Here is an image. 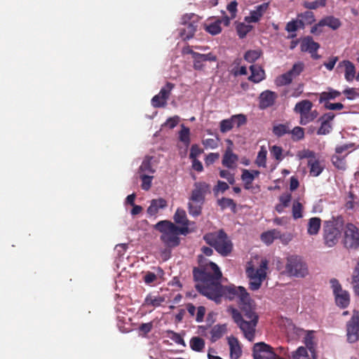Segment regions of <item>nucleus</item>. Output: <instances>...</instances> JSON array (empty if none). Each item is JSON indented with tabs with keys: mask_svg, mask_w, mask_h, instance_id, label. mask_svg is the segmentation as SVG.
Segmentation results:
<instances>
[{
	"mask_svg": "<svg viewBox=\"0 0 359 359\" xmlns=\"http://www.w3.org/2000/svg\"><path fill=\"white\" fill-rule=\"evenodd\" d=\"M193 273L196 281V289L203 296L216 303H220L222 297L230 301H237L241 312L236 309H232V318L245 337L252 341L259 316L255 311L253 301L246 289L243 286H236L233 284L222 285V271H193Z\"/></svg>",
	"mask_w": 359,
	"mask_h": 359,
	"instance_id": "1",
	"label": "nucleus"
},
{
	"mask_svg": "<svg viewBox=\"0 0 359 359\" xmlns=\"http://www.w3.org/2000/svg\"><path fill=\"white\" fill-rule=\"evenodd\" d=\"M203 239L206 243L213 247L222 256H227L232 251V242L223 229L206 233L203 236Z\"/></svg>",
	"mask_w": 359,
	"mask_h": 359,
	"instance_id": "2",
	"label": "nucleus"
},
{
	"mask_svg": "<svg viewBox=\"0 0 359 359\" xmlns=\"http://www.w3.org/2000/svg\"><path fill=\"white\" fill-rule=\"evenodd\" d=\"M344 219L341 216L332 217L331 220L326 221L323 228V239L326 246L331 248L339 241L341 231L344 229Z\"/></svg>",
	"mask_w": 359,
	"mask_h": 359,
	"instance_id": "3",
	"label": "nucleus"
},
{
	"mask_svg": "<svg viewBox=\"0 0 359 359\" xmlns=\"http://www.w3.org/2000/svg\"><path fill=\"white\" fill-rule=\"evenodd\" d=\"M155 229L161 233V241L166 247L172 248L180 245V239L172 222L168 220L160 221L155 225Z\"/></svg>",
	"mask_w": 359,
	"mask_h": 359,
	"instance_id": "4",
	"label": "nucleus"
},
{
	"mask_svg": "<svg viewBox=\"0 0 359 359\" xmlns=\"http://www.w3.org/2000/svg\"><path fill=\"white\" fill-rule=\"evenodd\" d=\"M344 244L347 249H358L359 248V229L352 223L344 226Z\"/></svg>",
	"mask_w": 359,
	"mask_h": 359,
	"instance_id": "5",
	"label": "nucleus"
},
{
	"mask_svg": "<svg viewBox=\"0 0 359 359\" xmlns=\"http://www.w3.org/2000/svg\"><path fill=\"white\" fill-rule=\"evenodd\" d=\"M210 193V185L209 184L205 182H196L189 200L196 203L203 204L206 194Z\"/></svg>",
	"mask_w": 359,
	"mask_h": 359,
	"instance_id": "6",
	"label": "nucleus"
},
{
	"mask_svg": "<svg viewBox=\"0 0 359 359\" xmlns=\"http://www.w3.org/2000/svg\"><path fill=\"white\" fill-rule=\"evenodd\" d=\"M346 337L349 343L356 342L359 339V312L354 311L351 318L346 324Z\"/></svg>",
	"mask_w": 359,
	"mask_h": 359,
	"instance_id": "7",
	"label": "nucleus"
},
{
	"mask_svg": "<svg viewBox=\"0 0 359 359\" xmlns=\"http://www.w3.org/2000/svg\"><path fill=\"white\" fill-rule=\"evenodd\" d=\"M189 53L193 58L194 69L197 71H203L206 62H216L217 60V56L212 53L202 54L191 50L189 51Z\"/></svg>",
	"mask_w": 359,
	"mask_h": 359,
	"instance_id": "8",
	"label": "nucleus"
},
{
	"mask_svg": "<svg viewBox=\"0 0 359 359\" xmlns=\"http://www.w3.org/2000/svg\"><path fill=\"white\" fill-rule=\"evenodd\" d=\"M249 278V288L251 290H257L262 283L266 277V271H246Z\"/></svg>",
	"mask_w": 359,
	"mask_h": 359,
	"instance_id": "9",
	"label": "nucleus"
},
{
	"mask_svg": "<svg viewBox=\"0 0 359 359\" xmlns=\"http://www.w3.org/2000/svg\"><path fill=\"white\" fill-rule=\"evenodd\" d=\"M337 70L338 72L343 70L344 72V78L348 82L353 81L356 77L355 65L349 60H344L341 61L337 65Z\"/></svg>",
	"mask_w": 359,
	"mask_h": 359,
	"instance_id": "10",
	"label": "nucleus"
},
{
	"mask_svg": "<svg viewBox=\"0 0 359 359\" xmlns=\"http://www.w3.org/2000/svg\"><path fill=\"white\" fill-rule=\"evenodd\" d=\"M278 98V94L273 91L266 90L263 91L259 97V108L264 109L273 106Z\"/></svg>",
	"mask_w": 359,
	"mask_h": 359,
	"instance_id": "11",
	"label": "nucleus"
},
{
	"mask_svg": "<svg viewBox=\"0 0 359 359\" xmlns=\"http://www.w3.org/2000/svg\"><path fill=\"white\" fill-rule=\"evenodd\" d=\"M227 339L230 349V358L231 359H238L241 355L242 351L238 339L231 336Z\"/></svg>",
	"mask_w": 359,
	"mask_h": 359,
	"instance_id": "12",
	"label": "nucleus"
},
{
	"mask_svg": "<svg viewBox=\"0 0 359 359\" xmlns=\"http://www.w3.org/2000/svg\"><path fill=\"white\" fill-rule=\"evenodd\" d=\"M320 44L315 42L311 36H306L301 41L300 49L302 52L311 53L318 51Z\"/></svg>",
	"mask_w": 359,
	"mask_h": 359,
	"instance_id": "13",
	"label": "nucleus"
},
{
	"mask_svg": "<svg viewBox=\"0 0 359 359\" xmlns=\"http://www.w3.org/2000/svg\"><path fill=\"white\" fill-rule=\"evenodd\" d=\"M246 269H268V261L262 256L255 255L248 263Z\"/></svg>",
	"mask_w": 359,
	"mask_h": 359,
	"instance_id": "14",
	"label": "nucleus"
},
{
	"mask_svg": "<svg viewBox=\"0 0 359 359\" xmlns=\"http://www.w3.org/2000/svg\"><path fill=\"white\" fill-rule=\"evenodd\" d=\"M167 205V201L163 198L153 199L147 208V213L151 216L155 215L158 213L159 209L165 208Z\"/></svg>",
	"mask_w": 359,
	"mask_h": 359,
	"instance_id": "15",
	"label": "nucleus"
},
{
	"mask_svg": "<svg viewBox=\"0 0 359 359\" xmlns=\"http://www.w3.org/2000/svg\"><path fill=\"white\" fill-rule=\"evenodd\" d=\"M238 160V156L229 149L225 151L223 156L222 165L227 168H234Z\"/></svg>",
	"mask_w": 359,
	"mask_h": 359,
	"instance_id": "16",
	"label": "nucleus"
},
{
	"mask_svg": "<svg viewBox=\"0 0 359 359\" xmlns=\"http://www.w3.org/2000/svg\"><path fill=\"white\" fill-rule=\"evenodd\" d=\"M285 269H304L305 264L302 257L298 255H291L287 259Z\"/></svg>",
	"mask_w": 359,
	"mask_h": 359,
	"instance_id": "17",
	"label": "nucleus"
},
{
	"mask_svg": "<svg viewBox=\"0 0 359 359\" xmlns=\"http://www.w3.org/2000/svg\"><path fill=\"white\" fill-rule=\"evenodd\" d=\"M251 75L248 77V80L253 83H259L264 79L265 73L264 69L256 65L250 67Z\"/></svg>",
	"mask_w": 359,
	"mask_h": 359,
	"instance_id": "18",
	"label": "nucleus"
},
{
	"mask_svg": "<svg viewBox=\"0 0 359 359\" xmlns=\"http://www.w3.org/2000/svg\"><path fill=\"white\" fill-rule=\"evenodd\" d=\"M304 343L311 353L313 359H317V354L316 352V343L314 342V331H307L304 337Z\"/></svg>",
	"mask_w": 359,
	"mask_h": 359,
	"instance_id": "19",
	"label": "nucleus"
},
{
	"mask_svg": "<svg viewBox=\"0 0 359 359\" xmlns=\"http://www.w3.org/2000/svg\"><path fill=\"white\" fill-rule=\"evenodd\" d=\"M226 332V325H216L213 326L210 330V340L215 342L221 339Z\"/></svg>",
	"mask_w": 359,
	"mask_h": 359,
	"instance_id": "20",
	"label": "nucleus"
},
{
	"mask_svg": "<svg viewBox=\"0 0 359 359\" xmlns=\"http://www.w3.org/2000/svg\"><path fill=\"white\" fill-rule=\"evenodd\" d=\"M297 17L299 20V25L301 28H304L305 25H309L316 21L313 13L309 11L298 14Z\"/></svg>",
	"mask_w": 359,
	"mask_h": 359,
	"instance_id": "21",
	"label": "nucleus"
},
{
	"mask_svg": "<svg viewBox=\"0 0 359 359\" xmlns=\"http://www.w3.org/2000/svg\"><path fill=\"white\" fill-rule=\"evenodd\" d=\"M320 25L327 26L333 30L340 27L341 23L340 20L334 16H327L319 21Z\"/></svg>",
	"mask_w": 359,
	"mask_h": 359,
	"instance_id": "22",
	"label": "nucleus"
},
{
	"mask_svg": "<svg viewBox=\"0 0 359 359\" xmlns=\"http://www.w3.org/2000/svg\"><path fill=\"white\" fill-rule=\"evenodd\" d=\"M308 166L310 168V175L313 177H318L324 170V167L320 164L319 160L316 158L308 160Z\"/></svg>",
	"mask_w": 359,
	"mask_h": 359,
	"instance_id": "23",
	"label": "nucleus"
},
{
	"mask_svg": "<svg viewBox=\"0 0 359 359\" xmlns=\"http://www.w3.org/2000/svg\"><path fill=\"white\" fill-rule=\"evenodd\" d=\"M196 31V26L189 22L184 25V27L180 29V35L184 40L191 39Z\"/></svg>",
	"mask_w": 359,
	"mask_h": 359,
	"instance_id": "24",
	"label": "nucleus"
},
{
	"mask_svg": "<svg viewBox=\"0 0 359 359\" xmlns=\"http://www.w3.org/2000/svg\"><path fill=\"white\" fill-rule=\"evenodd\" d=\"M336 304L341 308H346L350 303L349 294L346 290H342L334 294Z\"/></svg>",
	"mask_w": 359,
	"mask_h": 359,
	"instance_id": "25",
	"label": "nucleus"
},
{
	"mask_svg": "<svg viewBox=\"0 0 359 359\" xmlns=\"http://www.w3.org/2000/svg\"><path fill=\"white\" fill-rule=\"evenodd\" d=\"M321 226V219L319 217H311L309 220L307 232L309 235L313 236L318 233Z\"/></svg>",
	"mask_w": 359,
	"mask_h": 359,
	"instance_id": "26",
	"label": "nucleus"
},
{
	"mask_svg": "<svg viewBox=\"0 0 359 359\" xmlns=\"http://www.w3.org/2000/svg\"><path fill=\"white\" fill-rule=\"evenodd\" d=\"M313 104L310 100H304L297 102L294 107V111L301 115L310 111Z\"/></svg>",
	"mask_w": 359,
	"mask_h": 359,
	"instance_id": "27",
	"label": "nucleus"
},
{
	"mask_svg": "<svg viewBox=\"0 0 359 359\" xmlns=\"http://www.w3.org/2000/svg\"><path fill=\"white\" fill-rule=\"evenodd\" d=\"M198 261L199 266L194 267L193 269H219L215 263L209 261L202 255H198Z\"/></svg>",
	"mask_w": 359,
	"mask_h": 359,
	"instance_id": "28",
	"label": "nucleus"
},
{
	"mask_svg": "<svg viewBox=\"0 0 359 359\" xmlns=\"http://www.w3.org/2000/svg\"><path fill=\"white\" fill-rule=\"evenodd\" d=\"M341 95V93L332 88H328V91L323 92L320 94L319 102H327L330 100H334Z\"/></svg>",
	"mask_w": 359,
	"mask_h": 359,
	"instance_id": "29",
	"label": "nucleus"
},
{
	"mask_svg": "<svg viewBox=\"0 0 359 359\" xmlns=\"http://www.w3.org/2000/svg\"><path fill=\"white\" fill-rule=\"evenodd\" d=\"M205 344V340L200 337H193L189 341L191 348L196 352L203 351Z\"/></svg>",
	"mask_w": 359,
	"mask_h": 359,
	"instance_id": "30",
	"label": "nucleus"
},
{
	"mask_svg": "<svg viewBox=\"0 0 359 359\" xmlns=\"http://www.w3.org/2000/svg\"><path fill=\"white\" fill-rule=\"evenodd\" d=\"M272 132L276 136L278 137H283L286 134H289L290 132L289 123H287L284 124L280 123L275 125L273 127Z\"/></svg>",
	"mask_w": 359,
	"mask_h": 359,
	"instance_id": "31",
	"label": "nucleus"
},
{
	"mask_svg": "<svg viewBox=\"0 0 359 359\" xmlns=\"http://www.w3.org/2000/svg\"><path fill=\"white\" fill-rule=\"evenodd\" d=\"M217 204L222 210L229 208L233 212H236V203L231 198L223 197L217 201Z\"/></svg>",
	"mask_w": 359,
	"mask_h": 359,
	"instance_id": "32",
	"label": "nucleus"
},
{
	"mask_svg": "<svg viewBox=\"0 0 359 359\" xmlns=\"http://www.w3.org/2000/svg\"><path fill=\"white\" fill-rule=\"evenodd\" d=\"M262 55V51L260 49L248 50L244 55V59L250 62L253 63L258 60Z\"/></svg>",
	"mask_w": 359,
	"mask_h": 359,
	"instance_id": "33",
	"label": "nucleus"
},
{
	"mask_svg": "<svg viewBox=\"0 0 359 359\" xmlns=\"http://www.w3.org/2000/svg\"><path fill=\"white\" fill-rule=\"evenodd\" d=\"M241 180L244 182V188L250 189L255 179L250 170L243 169L242 170Z\"/></svg>",
	"mask_w": 359,
	"mask_h": 359,
	"instance_id": "34",
	"label": "nucleus"
},
{
	"mask_svg": "<svg viewBox=\"0 0 359 359\" xmlns=\"http://www.w3.org/2000/svg\"><path fill=\"white\" fill-rule=\"evenodd\" d=\"M221 23L222 20H216L214 22L205 25V29L212 35H217L222 32Z\"/></svg>",
	"mask_w": 359,
	"mask_h": 359,
	"instance_id": "35",
	"label": "nucleus"
},
{
	"mask_svg": "<svg viewBox=\"0 0 359 359\" xmlns=\"http://www.w3.org/2000/svg\"><path fill=\"white\" fill-rule=\"evenodd\" d=\"M289 134H291V139L294 142H299L303 140L305 136L304 129L299 126H296L290 130Z\"/></svg>",
	"mask_w": 359,
	"mask_h": 359,
	"instance_id": "36",
	"label": "nucleus"
},
{
	"mask_svg": "<svg viewBox=\"0 0 359 359\" xmlns=\"http://www.w3.org/2000/svg\"><path fill=\"white\" fill-rule=\"evenodd\" d=\"M164 301L165 298L161 296H153L151 294H149L145 298V304L154 307L159 306Z\"/></svg>",
	"mask_w": 359,
	"mask_h": 359,
	"instance_id": "37",
	"label": "nucleus"
},
{
	"mask_svg": "<svg viewBox=\"0 0 359 359\" xmlns=\"http://www.w3.org/2000/svg\"><path fill=\"white\" fill-rule=\"evenodd\" d=\"M174 220L179 224H189L186 212L182 209H177L174 215Z\"/></svg>",
	"mask_w": 359,
	"mask_h": 359,
	"instance_id": "38",
	"label": "nucleus"
},
{
	"mask_svg": "<svg viewBox=\"0 0 359 359\" xmlns=\"http://www.w3.org/2000/svg\"><path fill=\"white\" fill-rule=\"evenodd\" d=\"M327 0H315L314 1L303 2L302 5L305 8L309 10H316L319 7H325L326 6Z\"/></svg>",
	"mask_w": 359,
	"mask_h": 359,
	"instance_id": "39",
	"label": "nucleus"
},
{
	"mask_svg": "<svg viewBox=\"0 0 359 359\" xmlns=\"http://www.w3.org/2000/svg\"><path fill=\"white\" fill-rule=\"evenodd\" d=\"M303 205L299 201L293 202L292 214L294 219H300L303 217Z\"/></svg>",
	"mask_w": 359,
	"mask_h": 359,
	"instance_id": "40",
	"label": "nucleus"
},
{
	"mask_svg": "<svg viewBox=\"0 0 359 359\" xmlns=\"http://www.w3.org/2000/svg\"><path fill=\"white\" fill-rule=\"evenodd\" d=\"M252 29V26L246 25L244 22H240L236 25V31L241 39H243Z\"/></svg>",
	"mask_w": 359,
	"mask_h": 359,
	"instance_id": "41",
	"label": "nucleus"
},
{
	"mask_svg": "<svg viewBox=\"0 0 359 359\" xmlns=\"http://www.w3.org/2000/svg\"><path fill=\"white\" fill-rule=\"evenodd\" d=\"M174 87L175 84L170 82H167L165 86L161 89L158 93L161 95V97L167 102L168 99L169 98L170 92L174 88Z\"/></svg>",
	"mask_w": 359,
	"mask_h": 359,
	"instance_id": "42",
	"label": "nucleus"
},
{
	"mask_svg": "<svg viewBox=\"0 0 359 359\" xmlns=\"http://www.w3.org/2000/svg\"><path fill=\"white\" fill-rule=\"evenodd\" d=\"M290 357V355H289ZM292 359H309L307 350L303 346L299 347L295 351L292 353Z\"/></svg>",
	"mask_w": 359,
	"mask_h": 359,
	"instance_id": "43",
	"label": "nucleus"
},
{
	"mask_svg": "<svg viewBox=\"0 0 359 359\" xmlns=\"http://www.w3.org/2000/svg\"><path fill=\"white\" fill-rule=\"evenodd\" d=\"M231 121H232L233 127L239 128L246 123L247 118L242 114H236L231 116Z\"/></svg>",
	"mask_w": 359,
	"mask_h": 359,
	"instance_id": "44",
	"label": "nucleus"
},
{
	"mask_svg": "<svg viewBox=\"0 0 359 359\" xmlns=\"http://www.w3.org/2000/svg\"><path fill=\"white\" fill-rule=\"evenodd\" d=\"M267 151L263 147L258 152L255 163L259 167H266Z\"/></svg>",
	"mask_w": 359,
	"mask_h": 359,
	"instance_id": "45",
	"label": "nucleus"
},
{
	"mask_svg": "<svg viewBox=\"0 0 359 359\" xmlns=\"http://www.w3.org/2000/svg\"><path fill=\"white\" fill-rule=\"evenodd\" d=\"M203 204L196 203L192 201L189 203V213L194 217L201 214Z\"/></svg>",
	"mask_w": 359,
	"mask_h": 359,
	"instance_id": "46",
	"label": "nucleus"
},
{
	"mask_svg": "<svg viewBox=\"0 0 359 359\" xmlns=\"http://www.w3.org/2000/svg\"><path fill=\"white\" fill-rule=\"evenodd\" d=\"M139 170L141 172L154 173L155 170L151 166V159L149 158H145L140 166Z\"/></svg>",
	"mask_w": 359,
	"mask_h": 359,
	"instance_id": "47",
	"label": "nucleus"
},
{
	"mask_svg": "<svg viewBox=\"0 0 359 359\" xmlns=\"http://www.w3.org/2000/svg\"><path fill=\"white\" fill-rule=\"evenodd\" d=\"M304 69V65L302 62H298L292 66V69L289 70L287 72L292 76V78H295L299 76Z\"/></svg>",
	"mask_w": 359,
	"mask_h": 359,
	"instance_id": "48",
	"label": "nucleus"
},
{
	"mask_svg": "<svg viewBox=\"0 0 359 359\" xmlns=\"http://www.w3.org/2000/svg\"><path fill=\"white\" fill-rule=\"evenodd\" d=\"M153 178V176L146 174L140 175V179L142 180L141 187L143 190L148 191L150 189Z\"/></svg>",
	"mask_w": 359,
	"mask_h": 359,
	"instance_id": "49",
	"label": "nucleus"
},
{
	"mask_svg": "<svg viewBox=\"0 0 359 359\" xmlns=\"http://www.w3.org/2000/svg\"><path fill=\"white\" fill-rule=\"evenodd\" d=\"M292 80V76L287 72L276 79V83L278 86H287L290 84Z\"/></svg>",
	"mask_w": 359,
	"mask_h": 359,
	"instance_id": "50",
	"label": "nucleus"
},
{
	"mask_svg": "<svg viewBox=\"0 0 359 359\" xmlns=\"http://www.w3.org/2000/svg\"><path fill=\"white\" fill-rule=\"evenodd\" d=\"M233 128L231 117L229 118L224 119L219 123V129L221 133H225L230 131Z\"/></svg>",
	"mask_w": 359,
	"mask_h": 359,
	"instance_id": "51",
	"label": "nucleus"
},
{
	"mask_svg": "<svg viewBox=\"0 0 359 359\" xmlns=\"http://www.w3.org/2000/svg\"><path fill=\"white\" fill-rule=\"evenodd\" d=\"M182 130L180 131L179 133V138L181 142L185 144H188L190 142V130L189 128L185 127L184 125H182Z\"/></svg>",
	"mask_w": 359,
	"mask_h": 359,
	"instance_id": "52",
	"label": "nucleus"
},
{
	"mask_svg": "<svg viewBox=\"0 0 359 359\" xmlns=\"http://www.w3.org/2000/svg\"><path fill=\"white\" fill-rule=\"evenodd\" d=\"M332 130L331 123H327L326 122L321 121L320 127L317 131L318 135H325L329 134Z\"/></svg>",
	"mask_w": 359,
	"mask_h": 359,
	"instance_id": "53",
	"label": "nucleus"
},
{
	"mask_svg": "<svg viewBox=\"0 0 359 359\" xmlns=\"http://www.w3.org/2000/svg\"><path fill=\"white\" fill-rule=\"evenodd\" d=\"M219 139L217 137L216 139L208 138L203 140L202 141V144L205 149H215L218 147V142Z\"/></svg>",
	"mask_w": 359,
	"mask_h": 359,
	"instance_id": "54",
	"label": "nucleus"
},
{
	"mask_svg": "<svg viewBox=\"0 0 359 359\" xmlns=\"http://www.w3.org/2000/svg\"><path fill=\"white\" fill-rule=\"evenodd\" d=\"M283 276L288 277H305L308 273L307 271H283L281 273Z\"/></svg>",
	"mask_w": 359,
	"mask_h": 359,
	"instance_id": "55",
	"label": "nucleus"
},
{
	"mask_svg": "<svg viewBox=\"0 0 359 359\" xmlns=\"http://www.w3.org/2000/svg\"><path fill=\"white\" fill-rule=\"evenodd\" d=\"M297 156L300 159L308 158L309 160H311L316 158V153L309 149H303L299 151Z\"/></svg>",
	"mask_w": 359,
	"mask_h": 359,
	"instance_id": "56",
	"label": "nucleus"
},
{
	"mask_svg": "<svg viewBox=\"0 0 359 359\" xmlns=\"http://www.w3.org/2000/svg\"><path fill=\"white\" fill-rule=\"evenodd\" d=\"M332 161L338 169L344 170L346 168V162L344 158L335 155L332 157Z\"/></svg>",
	"mask_w": 359,
	"mask_h": 359,
	"instance_id": "57",
	"label": "nucleus"
},
{
	"mask_svg": "<svg viewBox=\"0 0 359 359\" xmlns=\"http://www.w3.org/2000/svg\"><path fill=\"white\" fill-rule=\"evenodd\" d=\"M151 104L153 107L159 108L165 107L167 102L163 100V98L161 97V95L158 94L154 96L151 99Z\"/></svg>",
	"mask_w": 359,
	"mask_h": 359,
	"instance_id": "58",
	"label": "nucleus"
},
{
	"mask_svg": "<svg viewBox=\"0 0 359 359\" xmlns=\"http://www.w3.org/2000/svg\"><path fill=\"white\" fill-rule=\"evenodd\" d=\"M219 176L222 178L226 179L230 184H233L235 183L234 174L231 173L229 170H221L219 171Z\"/></svg>",
	"mask_w": 359,
	"mask_h": 359,
	"instance_id": "59",
	"label": "nucleus"
},
{
	"mask_svg": "<svg viewBox=\"0 0 359 359\" xmlns=\"http://www.w3.org/2000/svg\"><path fill=\"white\" fill-rule=\"evenodd\" d=\"M300 27L299 20H292L288 22L285 27V30L287 32H294L298 28Z\"/></svg>",
	"mask_w": 359,
	"mask_h": 359,
	"instance_id": "60",
	"label": "nucleus"
},
{
	"mask_svg": "<svg viewBox=\"0 0 359 359\" xmlns=\"http://www.w3.org/2000/svg\"><path fill=\"white\" fill-rule=\"evenodd\" d=\"M262 14H260V12L255 10L251 11L250 16L245 17V20L248 22H257L260 20Z\"/></svg>",
	"mask_w": 359,
	"mask_h": 359,
	"instance_id": "61",
	"label": "nucleus"
},
{
	"mask_svg": "<svg viewBox=\"0 0 359 359\" xmlns=\"http://www.w3.org/2000/svg\"><path fill=\"white\" fill-rule=\"evenodd\" d=\"M292 200V195L290 193H284L279 196V201L282 205L288 207Z\"/></svg>",
	"mask_w": 359,
	"mask_h": 359,
	"instance_id": "62",
	"label": "nucleus"
},
{
	"mask_svg": "<svg viewBox=\"0 0 359 359\" xmlns=\"http://www.w3.org/2000/svg\"><path fill=\"white\" fill-rule=\"evenodd\" d=\"M271 155L278 161L282 160L283 149L280 147L274 145L271 149Z\"/></svg>",
	"mask_w": 359,
	"mask_h": 359,
	"instance_id": "63",
	"label": "nucleus"
},
{
	"mask_svg": "<svg viewBox=\"0 0 359 359\" xmlns=\"http://www.w3.org/2000/svg\"><path fill=\"white\" fill-rule=\"evenodd\" d=\"M202 152L203 150L197 144H193L191 147L189 157L191 160L196 159Z\"/></svg>",
	"mask_w": 359,
	"mask_h": 359,
	"instance_id": "64",
	"label": "nucleus"
}]
</instances>
